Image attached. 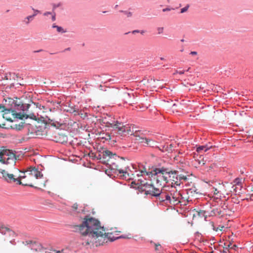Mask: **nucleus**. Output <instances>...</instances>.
I'll return each mask as SVG.
<instances>
[{
    "label": "nucleus",
    "mask_w": 253,
    "mask_h": 253,
    "mask_svg": "<svg viewBox=\"0 0 253 253\" xmlns=\"http://www.w3.org/2000/svg\"><path fill=\"white\" fill-rule=\"evenodd\" d=\"M37 128V130L35 131L37 135L40 134V132L43 131L44 129L47 128V124L45 122H42L41 125L36 126Z\"/></svg>",
    "instance_id": "24"
},
{
    "label": "nucleus",
    "mask_w": 253,
    "mask_h": 253,
    "mask_svg": "<svg viewBox=\"0 0 253 253\" xmlns=\"http://www.w3.org/2000/svg\"><path fill=\"white\" fill-rule=\"evenodd\" d=\"M105 231L100 230L99 231H97V235L92 234L85 238L84 239L86 241V245H95L97 247L103 245L104 244L107 243L109 239V233H106Z\"/></svg>",
    "instance_id": "3"
},
{
    "label": "nucleus",
    "mask_w": 253,
    "mask_h": 253,
    "mask_svg": "<svg viewBox=\"0 0 253 253\" xmlns=\"http://www.w3.org/2000/svg\"><path fill=\"white\" fill-rule=\"evenodd\" d=\"M121 238H130V237H128L126 235H122L119 237H117L116 239H121Z\"/></svg>",
    "instance_id": "48"
},
{
    "label": "nucleus",
    "mask_w": 253,
    "mask_h": 253,
    "mask_svg": "<svg viewBox=\"0 0 253 253\" xmlns=\"http://www.w3.org/2000/svg\"><path fill=\"white\" fill-rule=\"evenodd\" d=\"M190 190L191 191V193H192L193 192H194L195 193H197L198 192L196 191L197 190L196 189L195 187H194V188H191L190 189Z\"/></svg>",
    "instance_id": "58"
},
{
    "label": "nucleus",
    "mask_w": 253,
    "mask_h": 253,
    "mask_svg": "<svg viewBox=\"0 0 253 253\" xmlns=\"http://www.w3.org/2000/svg\"><path fill=\"white\" fill-rule=\"evenodd\" d=\"M134 175L133 170L127 167L125 169H122L121 171H119L117 175L122 179L129 180L133 178Z\"/></svg>",
    "instance_id": "12"
},
{
    "label": "nucleus",
    "mask_w": 253,
    "mask_h": 253,
    "mask_svg": "<svg viewBox=\"0 0 253 253\" xmlns=\"http://www.w3.org/2000/svg\"><path fill=\"white\" fill-rule=\"evenodd\" d=\"M232 244L230 243H224V246L225 247V250H228V249L229 248H230V246ZM231 248H232V247H231Z\"/></svg>",
    "instance_id": "44"
},
{
    "label": "nucleus",
    "mask_w": 253,
    "mask_h": 253,
    "mask_svg": "<svg viewBox=\"0 0 253 253\" xmlns=\"http://www.w3.org/2000/svg\"><path fill=\"white\" fill-rule=\"evenodd\" d=\"M155 188V187L153 184H148L147 182L139 185L136 188L140 193L144 192L145 195H150L152 196H153Z\"/></svg>",
    "instance_id": "11"
},
{
    "label": "nucleus",
    "mask_w": 253,
    "mask_h": 253,
    "mask_svg": "<svg viewBox=\"0 0 253 253\" xmlns=\"http://www.w3.org/2000/svg\"><path fill=\"white\" fill-rule=\"evenodd\" d=\"M5 152V150H3V152H0V162H2V161L3 160L2 159V156L3 155H5V154H4V153Z\"/></svg>",
    "instance_id": "49"
},
{
    "label": "nucleus",
    "mask_w": 253,
    "mask_h": 253,
    "mask_svg": "<svg viewBox=\"0 0 253 253\" xmlns=\"http://www.w3.org/2000/svg\"><path fill=\"white\" fill-rule=\"evenodd\" d=\"M35 17V14H33L31 15L28 16L26 17L24 20V22L26 24L28 25L29 24L30 21H32L34 17Z\"/></svg>",
    "instance_id": "32"
},
{
    "label": "nucleus",
    "mask_w": 253,
    "mask_h": 253,
    "mask_svg": "<svg viewBox=\"0 0 253 253\" xmlns=\"http://www.w3.org/2000/svg\"><path fill=\"white\" fill-rule=\"evenodd\" d=\"M0 173L2 174V177L8 183H16L17 184L22 185L24 186H28L31 187H33L37 189H40L38 187L34 186L32 184H24L23 182L19 180V178H17L15 175L13 174L8 173L6 171L3 169H0Z\"/></svg>",
    "instance_id": "6"
},
{
    "label": "nucleus",
    "mask_w": 253,
    "mask_h": 253,
    "mask_svg": "<svg viewBox=\"0 0 253 253\" xmlns=\"http://www.w3.org/2000/svg\"><path fill=\"white\" fill-rule=\"evenodd\" d=\"M78 205L77 204H74L73 206V208L74 209L75 211H76L78 209Z\"/></svg>",
    "instance_id": "57"
},
{
    "label": "nucleus",
    "mask_w": 253,
    "mask_h": 253,
    "mask_svg": "<svg viewBox=\"0 0 253 253\" xmlns=\"http://www.w3.org/2000/svg\"><path fill=\"white\" fill-rule=\"evenodd\" d=\"M102 152L100 153H98L97 155H96L97 160H99L100 162L102 163V158L101 156Z\"/></svg>",
    "instance_id": "43"
},
{
    "label": "nucleus",
    "mask_w": 253,
    "mask_h": 253,
    "mask_svg": "<svg viewBox=\"0 0 253 253\" xmlns=\"http://www.w3.org/2000/svg\"><path fill=\"white\" fill-rule=\"evenodd\" d=\"M145 31L144 30H141V31L139 30V33L142 35L144 34L145 33Z\"/></svg>",
    "instance_id": "64"
},
{
    "label": "nucleus",
    "mask_w": 253,
    "mask_h": 253,
    "mask_svg": "<svg viewBox=\"0 0 253 253\" xmlns=\"http://www.w3.org/2000/svg\"><path fill=\"white\" fill-rule=\"evenodd\" d=\"M52 13H53V11L52 12L47 11L43 13V15L47 16L48 15L52 14Z\"/></svg>",
    "instance_id": "55"
},
{
    "label": "nucleus",
    "mask_w": 253,
    "mask_h": 253,
    "mask_svg": "<svg viewBox=\"0 0 253 253\" xmlns=\"http://www.w3.org/2000/svg\"><path fill=\"white\" fill-rule=\"evenodd\" d=\"M42 173L37 169V175L36 176V178H42Z\"/></svg>",
    "instance_id": "41"
},
{
    "label": "nucleus",
    "mask_w": 253,
    "mask_h": 253,
    "mask_svg": "<svg viewBox=\"0 0 253 253\" xmlns=\"http://www.w3.org/2000/svg\"><path fill=\"white\" fill-rule=\"evenodd\" d=\"M13 106L12 107L14 110H15V112H16V111H22L23 112L27 111L31 106L29 104H23L21 103H17L16 102L14 103V101H13Z\"/></svg>",
    "instance_id": "16"
},
{
    "label": "nucleus",
    "mask_w": 253,
    "mask_h": 253,
    "mask_svg": "<svg viewBox=\"0 0 253 253\" xmlns=\"http://www.w3.org/2000/svg\"><path fill=\"white\" fill-rule=\"evenodd\" d=\"M102 123L108 127H111L113 134L125 135L128 133L130 129L127 125H124L123 123L116 120L111 116L105 117L102 119Z\"/></svg>",
    "instance_id": "2"
},
{
    "label": "nucleus",
    "mask_w": 253,
    "mask_h": 253,
    "mask_svg": "<svg viewBox=\"0 0 253 253\" xmlns=\"http://www.w3.org/2000/svg\"><path fill=\"white\" fill-rule=\"evenodd\" d=\"M132 34H135V33H139V30H133L131 32Z\"/></svg>",
    "instance_id": "60"
},
{
    "label": "nucleus",
    "mask_w": 253,
    "mask_h": 253,
    "mask_svg": "<svg viewBox=\"0 0 253 253\" xmlns=\"http://www.w3.org/2000/svg\"><path fill=\"white\" fill-rule=\"evenodd\" d=\"M170 195V198L171 200L173 199V197H176L178 196L179 197H181V194L179 192H177V190L176 191L172 192V191H170L169 193Z\"/></svg>",
    "instance_id": "34"
},
{
    "label": "nucleus",
    "mask_w": 253,
    "mask_h": 253,
    "mask_svg": "<svg viewBox=\"0 0 253 253\" xmlns=\"http://www.w3.org/2000/svg\"><path fill=\"white\" fill-rule=\"evenodd\" d=\"M15 116V118H19L20 120H23L24 119H27L28 118H30L31 119L36 120H37V116L34 113H30L29 115L26 114H22L21 113H18V114H15L14 115Z\"/></svg>",
    "instance_id": "18"
},
{
    "label": "nucleus",
    "mask_w": 253,
    "mask_h": 253,
    "mask_svg": "<svg viewBox=\"0 0 253 253\" xmlns=\"http://www.w3.org/2000/svg\"><path fill=\"white\" fill-rule=\"evenodd\" d=\"M156 172L155 173V174H169L170 175H176L175 176V180H173V182H171V183L170 184L172 187L176 188V186H179L181 185V180H186L187 179V177L186 176L180 174L178 175V172L176 170H169V168L165 167L164 166H162L161 168H159L158 169H156Z\"/></svg>",
    "instance_id": "4"
},
{
    "label": "nucleus",
    "mask_w": 253,
    "mask_h": 253,
    "mask_svg": "<svg viewBox=\"0 0 253 253\" xmlns=\"http://www.w3.org/2000/svg\"><path fill=\"white\" fill-rule=\"evenodd\" d=\"M124 98L125 100V102L129 104H133L134 99V96L133 94L129 93H124Z\"/></svg>",
    "instance_id": "22"
},
{
    "label": "nucleus",
    "mask_w": 253,
    "mask_h": 253,
    "mask_svg": "<svg viewBox=\"0 0 253 253\" xmlns=\"http://www.w3.org/2000/svg\"><path fill=\"white\" fill-rule=\"evenodd\" d=\"M77 227L85 238L92 234L97 235V231L100 230L105 231L104 227L101 226L99 220L88 215L85 216L82 224Z\"/></svg>",
    "instance_id": "1"
},
{
    "label": "nucleus",
    "mask_w": 253,
    "mask_h": 253,
    "mask_svg": "<svg viewBox=\"0 0 253 253\" xmlns=\"http://www.w3.org/2000/svg\"><path fill=\"white\" fill-rule=\"evenodd\" d=\"M185 71H185V70H182V71L176 70L175 72L173 73V75H175L176 74H178L179 75H183L184 74Z\"/></svg>",
    "instance_id": "42"
},
{
    "label": "nucleus",
    "mask_w": 253,
    "mask_h": 253,
    "mask_svg": "<svg viewBox=\"0 0 253 253\" xmlns=\"http://www.w3.org/2000/svg\"><path fill=\"white\" fill-rule=\"evenodd\" d=\"M183 199L184 198L182 195L181 197H179L178 196L176 197H173V199H172V201L173 200V201H172V203H173L174 205L177 204L179 203H181L182 202L181 201V200H183Z\"/></svg>",
    "instance_id": "28"
},
{
    "label": "nucleus",
    "mask_w": 253,
    "mask_h": 253,
    "mask_svg": "<svg viewBox=\"0 0 253 253\" xmlns=\"http://www.w3.org/2000/svg\"><path fill=\"white\" fill-rule=\"evenodd\" d=\"M25 177H26V176H25V175H22V176H18V177H17V178H19V180H20V181H21V180H22L23 178H25Z\"/></svg>",
    "instance_id": "59"
},
{
    "label": "nucleus",
    "mask_w": 253,
    "mask_h": 253,
    "mask_svg": "<svg viewBox=\"0 0 253 253\" xmlns=\"http://www.w3.org/2000/svg\"><path fill=\"white\" fill-rule=\"evenodd\" d=\"M120 12L121 13H123L125 15H126L128 17H131L132 16V13L131 12H129L126 10H120Z\"/></svg>",
    "instance_id": "37"
},
{
    "label": "nucleus",
    "mask_w": 253,
    "mask_h": 253,
    "mask_svg": "<svg viewBox=\"0 0 253 253\" xmlns=\"http://www.w3.org/2000/svg\"><path fill=\"white\" fill-rule=\"evenodd\" d=\"M212 193L213 200H220L223 197V194L216 188L214 189Z\"/></svg>",
    "instance_id": "25"
},
{
    "label": "nucleus",
    "mask_w": 253,
    "mask_h": 253,
    "mask_svg": "<svg viewBox=\"0 0 253 253\" xmlns=\"http://www.w3.org/2000/svg\"><path fill=\"white\" fill-rule=\"evenodd\" d=\"M164 28L163 27H158L157 28L158 33V34H161L163 32Z\"/></svg>",
    "instance_id": "45"
},
{
    "label": "nucleus",
    "mask_w": 253,
    "mask_h": 253,
    "mask_svg": "<svg viewBox=\"0 0 253 253\" xmlns=\"http://www.w3.org/2000/svg\"><path fill=\"white\" fill-rule=\"evenodd\" d=\"M151 244H154L155 246V250L156 251H162L163 250V248L162 247V246L159 244H156L152 241L151 242Z\"/></svg>",
    "instance_id": "30"
},
{
    "label": "nucleus",
    "mask_w": 253,
    "mask_h": 253,
    "mask_svg": "<svg viewBox=\"0 0 253 253\" xmlns=\"http://www.w3.org/2000/svg\"><path fill=\"white\" fill-rule=\"evenodd\" d=\"M190 55H197V51H191L189 53Z\"/></svg>",
    "instance_id": "56"
},
{
    "label": "nucleus",
    "mask_w": 253,
    "mask_h": 253,
    "mask_svg": "<svg viewBox=\"0 0 253 253\" xmlns=\"http://www.w3.org/2000/svg\"><path fill=\"white\" fill-rule=\"evenodd\" d=\"M153 197H156L161 202H166L167 203H172L171 199L169 193L163 192L161 190L155 187Z\"/></svg>",
    "instance_id": "9"
},
{
    "label": "nucleus",
    "mask_w": 253,
    "mask_h": 253,
    "mask_svg": "<svg viewBox=\"0 0 253 253\" xmlns=\"http://www.w3.org/2000/svg\"><path fill=\"white\" fill-rule=\"evenodd\" d=\"M171 9H174L173 8H170L167 7V8L163 9L162 10H163V12H166V11H170Z\"/></svg>",
    "instance_id": "54"
},
{
    "label": "nucleus",
    "mask_w": 253,
    "mask_h": 253,
    "mask_svg": "<svg viewBox=\"0 0 253 253\" xmlns=\"http://www.w3.org/2000/svg\"><path fill=\"white\" fill-rule=\"evenodd\" d=\"M189 7V5L187 4L185 7H184L183 8H182L180 9V13H183L186 12L188 10Z\"/></svg>",
    "instance_id": "38"
},
{
    "label": "nucleus",
    "mask_w": 253,
    "mask_h": 253,
    "mask_svg": "<svg viewBox=\"0 0 253 253\" xmlns=\"http://www.w3.org/2000/svg\"><path fill=\"white\" fill-rule=\"evenodd\" d=\"M228 251V250H225V247H224V249L223 250V253H227V252Z\"/></svg>",
    "instance_id": "62"
},
{
    "label": "nucleus",
    "mask_w": 253,
    "mask_h": 253,
    "mask_svg": "<svg viewBox=\"0 0 253 253\" xmlns=\"http://www.w3.org/2000/svg\"><path fill=\"white\" fill-rule=\"evenodd\" d=\"M50 123H51V126H55V127H56V128H58L61 125V124H60L59 122H58L57 121L54 122H53L52 120H51L50 121Z\"/></svg>",
    "instance_id": "36"
},
{
    "label": "nucleus",
    "mask_w": 253,
    "mask_h": 253,
    "mask_svg": "<svg viewBox=\"0 0 253 253\" xmlns=\"http://www.w3.org/2000/svg\"><path fill=\"white\" fill-rule=\"evenodd\" d=\"M161 167L162 166L159 164L155 168H154L153 170L151 171H147L146 170V169L145 168V167H143L142 169L140 168H139V169L137 170L136 166L134 165L131 166V168L134 174L136 173V175L137 177H139L140 176H144L146 175L147 176H148L149 177H154V178L155 179V177L156 176V175L158 174H155V173L156 172V169L161 168Z\"/></svg>",
    "instance_id": "8"
},
{
    "label": "nucleus",
    "mask_w": 253,
    "mask_h": 253,
    "mask_svg": "<svg viewBox=\"0 0 253 253\" xmlns=\"http://www.w3.org/2000/svg\"><path fill=\"white\" fill-rule=\"evenodd\" d=\"M108 237H109V239H108V240H110V242H113L117 239H116V237H113V238H111L110 236L109 235H108Z\"/></svg>",
    "instance_id": "52"
},
{
    "label": "nucleus",
    "mask_w": 253,
    "mask_h": 253,
    "mask_svg": "<svg viewBox=\"0 0 253 253\" xmlns=\"http://www.w3.org/2000/svg\"><path fill=\"white\" fill-rule=\"evenodd\" d=\"M1 111L3 112L2 114L3 118L10 122H12L14 121V119H18L15 118V116L14 115L18 113H16L12 106L9 108H6L4 106V108Z\"/></svg>",
    "instance_id": "10"
},
{
    "label": "nucleus",
    "mask_w": 253,
    "mask_h": 253,
    "mask_svg": "<svg viewBox=\"0 0 253 253\" xmlns=\"http://www.w3.org/2000/svg\"><path fill=\"white\" fill-rule=\"evenodd\" d=\"M130 129L128 133H126L125 135H121V137H125L128 135H133L136 137V140L139 141L140 143H143V138H146V135L148 133L146 130H137L136 127L132 126L131 127L128 125H127Z\"/></svg>",
    "instance_id": "7"
},
{
    "label": "nucleus",
    "mask_w": 253,
    "mask_h": 253,
    "mask_svg": "<svg viewBox=\"0 0 253 253\" xmlns=\"http://www.w3.org/2000/svg\"><path fill=\"white\" fill-rule=\"evenodd\" d=\"M156 176H157V179L156 180V183H159L160 182V180L158 178L159 176H158V174Z\"/></svg>",
    "instance_id": "63"
},
{
    "label": "nucleus",
    "mask_w": 253,
    "mask_h": 253,
    "mask_svg": "<svg viewBox=\"0 0 253 253\" xmlns=\"http://www.w3.org/2000/svg\"><path fill=\"white\" fill-rule=\"evenodd\" d=\"M143 141L144 145L151 147H157L158 142L154 140L153 139L147 137L146 138H143Z\"/></svg>",
    "instance_id": "20"
},
{
    "label": "nucleus",
    "mask_w": 253,
    "mask_h": 253,
    "mask_svg": "<svg viewBox=\"0 0 253 253\" xmlns=\"http://www.w3.org/2000/svg\"><path fill=\"white\" fill-rule=\"evenodd\" d=\"M234 184H233L232 183H229V182H225L224 183H223V186L224 188H228L229 190V191L232 192H236V186L235 185H237L239 186H240L241 185L242 182H241V179L239 178H236L233 181Z\"/></svg>",
    "instance_id": "13"
},
{
    "label": "nucleus",
    "mask_w": 253,
    "mask_h": 253,
    "mask_svg": "<svg viewBox=\"0 0 253 253\" xmlns=\"http://www.w3.org/2000/svg\"><path fill=\"white\" fill-rule=\"evenodd\" d=\"M61 5L60 3H58L57 4L54 3L53 4V7H52V11L53 12H54V11L55 10L56 8L59 7Z\"/></svg>",
    "instance_id": "40"
},
{
    "label": "nucleus",
    "mask_w": 253,
    "mask_h": 253,
    "mask_svg": "<svg viewBox=\"0 0 253 253\" xmlns=\"http://www.w3.org/2000/svg\"><path fill=\"white\" fill-rule=\"evenodd\" d=\"M112 133L113 132L110 133L109 132H107V133H105L104 136H103L102 137V138L106 140L110 141L112 144H114L115 143L117 142V137L120 136L116 134L117 136L115 137L114 135H112Z\"/></svg>",
    "instance_id": "21"
},
{
    "label": "nucleus",
    "mask_w": 253,
    "mask_h": 253,
    "mask_svg": "<svg viewBox=\"0 0 253 253\" xmlns=\"http://www.w3.org/2000/svg\"><path fill=\"white\" fill-rule=\"evenodd\" d=\"M52 28H56L57 31L58 33H65L67 32L66 30H64L62 27L56 25L55 24H53L52 26Z\"/></svg>",
    "instance_id": "27"
},
{
    "label": "nucleus",
    "mask_w": 253,
    "mask_h": 253,
    "mask_svg": "<svg viewBox=\"0 0 253 253\" xmlns=\"http://www.w3.org/2000/svg\"><path fill=\"white\" fill-rule=\"evenodd\" d=\"M212 212L214 213V215L216 214V213L220 214V212H219L218 209H213L211 210Z\"/></svg>",
    "instance_id": "46"
},
{
    "label": "nucleus",
    "mask_w": 253,
    "mask_h": 253,
    "mask_svg": "<svg viewBox=\"0 0 253 253\" xmlns=\"http://www.w3.org/2000/svg\"><path fill=\"white\" fill-rule=\"evenodd\" d=\"M32 8V9L34 11V13L33 14H35V16L39 13L40 12V10H37V9H36L35 8H34L33 7H31Z\"/></svg>",
    "instance_id": "47"
},
{
    "label": "nucleus",
    "mask_w": 253,
    "mask_h": 253,
    "mask_svg": "<svg viewBox=\"0 0 253 253\" xmlns=\"http://www.w3.org/2000/svg\"><path fill=\"white\" fill-rule=\"evenodd\" d=\"M223 228H224L223 226H222L221 225H218L216 226L215 231L217 232H218V234H219V233H221L222 232Z\"/></svg>",
    "instance_id": "35"
},
{
    "label": "nucleus",
    "mask_w": 253,
    "mask_h": 253,
    "mask_svg": "<svg viewBox=\"0 0 253 253\" xmlns=\"http://www.w3.org/2000/svg\"><path fill=\"white\" fill-rule=\"evenodd\" d=\"M5 155L8 156L6 160L3 159L2 161V163L3 164H8L9 163V161L12 160L14 163H15V160L17 159L16 155L10 150H5L4 153Z\"/></svg>",
    "instance_id": "15"
},
{
    "label": "nucleus",
    "mask_w": 253,
    "mask_h": 253,
    "mask_svg": "<svg viewBox=\"0 0 253 253\" xmlns=\"http://www.w3.org/2000/svg\"><path fill=\"white\" fill-rule=\"evenodd\" d=\"M210 224L211 226L212 229L215 231V229L216 228V226L214 225V223L213 222H210Z\"/></svg>",
    "instance_id": "50"
},
{
    "label": "nucleus",
    "mask_w": 253,
    "mask_h": 253,
    "mask_svg": "<svg viewBox=\"0 0 253 253\" xmlns=\"http://www.w3.org/2000/svg\"><path fill=\"white\" fill-rule=\"evenodd\" d=\"M52 15L51 20L52 21H54L56 20V14L55 12H53Z\"/></svg>",
    "instance_id": "51"
},
{
    "label": "nucleus",
    "mask_w": 253,
    "mask_h": 253,
    "mask_svg": "<svg viewBox=\"0 0 253 253\" xmlns=\"http://www.w3.org/2000/svg\"><path fill=\"white\" fill-rule=\"evenodd\" d=\"M203 216L205 217V220L208 216H212L214 215V213L212 212L211 211L206 210L203 211Z\"/></svg>",
    "instance_id": "29"
},
{
    "label": "nucleus",
    "mask_w": 253,
    "mask_h": 253,
    "mask_svg": "<svg viewBox=\"0 0 253 253\" xmlns=\"http://www.w3.org/2000/svg\"><path fill=\"white\" fill-rule=\"evenodd\" d=\"M12 75H13V74L11 73H6L1 76V79L6 80H11Z\"/></svg>",
    "instance_id": "31"
},
{
    "label": "nucleus",
    "mask_w": 253,
    "mask_h": 253,
    "mask_svg": "<svg viewBox=\"0 0 253 253\" xmlns=\"http://www.w3.org/2000/svg\"><path fill=\"white\" fill-rule=\"evenodd\" d=\"M27 245H29V247L31 250L37 252H40L44 253H66L67 249H62L61 250H56L53 249H47L44 248L42 245L39 242H33L31 241H26Z\"/></svg>",
    "instance_id": "5"
},
{
    "label": "nucleus",
    "mask_w": 253,
    "mask_h": 253,
    "mask_svg": "<svg viewBox=\"0 0 253 253\" xmlns=\"http://www.w3.org/2000/svg\"><path fill=\"white\" fill-rule=\"evenodd\" d=\"M168 174L169 175V177L170 178H171V180H172V181H173V180H176V179H175V176H176V175H173V174H172V175H170V174Z\"/></svg>",
    "instance_id": "53"
},
{
    "label": "nucleus",
    "mask_w": 253,
    "mask_h": 253,
    "mask_svg": "<svg viewBox=\"0 0 253 253\" xmlns=\"http://www.w3.org/2000/svg\"><path fill=\"white\" fill-rule=\"evenodd\" d=\"M0 233L2 235L12 237L16 235L13 231L3 225H0Z\"/></svg>",
    "instance_id": "17"
},
{
    "label": "nucleus",
    "mask_w": 253,
    "mask_h": 253,
    "mask_svg": "<svg viewBox=\"0 0 253 253\" xmlns=\"http://www.w3.org/2000/svg\"><path fill=\"white\" fill-rule=\"evenodd\" d=\"M204 146L206 147L205 151H206V152L212 147V146L211 144V143L207 144L206 145H204Z\"/></svg>",
    "instance_id": "39"
},
{
    "label": "nucleus",
    "mask_w": 253,
    "mask_h": 253,
    "mask_svg": "<svg viewBox=\"0 0 253 253\" xmlns=\"http://www.w3.org/2000/svg\"><path fill=\"white\" fill-rule=\"evenodd\" d=\"M65 110L71 114L74 113L75 115H79V109L78 106H76L74 105H71V104H69V108L65 109Z\"/></svg>",
    "instance_id": "23"
},
{
    "label": "nucleus",
    "mask_w": 253,
    "mask_h": 253,
    "mask_svg": "<svg viewBox=\"0 0 253 253\" xmlns=\"http://www.w3.org/2000/svg\"><path fill=\"white\" fill-rule=\"evenodd\" d=\"M205 148L206 147L204 145H199L196 147V151L199 154L202 153L203 151L206 152Z\"/></svg>",
    "instance_id": "33"
},
{
    "label": "nucleus",
    "mask_w": 253,
    "mask_h": 253,
    "mask_svg": "<svg viewBox=\"0 0 253 253\" xmlns=\"http://www.w3.org/2000/svg\"><path fill=\"white\" fill-rule=\"evenodd\" d=\"M113 153L109 150H104L102 152L101 156L102 158V163H106V161H110L112 157Z\"/></svg>",
    "instance_id": "19"
},
{
    "label": "nucleus",
    "mask_w": 253,
    "mask_h": 253,
    "mask_svg": "<svg viewBox=\"0 0 253 253\" xmlns=\"http://www.w3.org/2000/svg\"><path fill=\"white\" fill-rule=\"evenodd\" d=\"M110 162V163H107V165H108V168L110 169V172L118 175L119 171H121L122 169L116 162L111 161Z\"/></svg>",
    "instance_id": "14"
},
{
    "label": "nucleus",
    "mask_w": 253,
    "mask_h": 253,
    "mask_svg": "<svg viewBox=\"0 0 253 253\" xmlns=\"http://www.w3.org/2000/svg\"><path fill=\"white\" fill-rule=\"evenodd\" d=\"M161 178L163 179V180H164V181H167L168 180V178H167V177H166V176H162V177H161Z\"/></svg>",
    "instance_id": "61"
},
{
    "label": "nucleus",
    "mask_w": 253,
    "mask_h": 253,
    "mask_svg": "<svg viewBox=\"0 0 253 253\" xmlns=\"http://www.w3.org/2000/svg\"><path fill=\"white\" fill-rule=\"evenodd\" d=\"M27 172H29V174L34 175L36 177L37 175V169L35 167H30L28 168Z\"/></svg>",
    "instance_id": "26"
}]
</instances>
